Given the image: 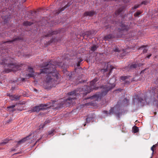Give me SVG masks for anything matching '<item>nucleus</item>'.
<instances>
[{
  "mask_svg": "<svg viewBox=\"0 0 158 158\" xmlns=\"http://www.w3.org/2000/svg\"><path fill=\"white\" fill-rule=\"evenodd\" d=\"M44 68L40 70V73H46L43 84L44 88L50 89L52 87L55 86L59 83L58 80L60 75L56 69V64L51 60L46 62L44 64Z\"/></svg>",
  "mask_w": 158,
  "mask_h": 158,
  "instance_id": "obj_1",
  "label": "nucleus"
},
{
  "mask_svg": "<svg viewBox=\"0 0 158 158\" xmlns=\"http://www.w3.org/2000/svg\"><path fill=\"white\" fill-rule=\"evenodd\" d=\"M68 94L69 96L68 98L66 99H61L60 101L58 102L59 103H58L56 101L53 102V103L54 104L53 106L55 107V109H58L61 107L69 106L72 104L73 100L76 99V91L74 90L70 92H69Z\"/></svg>",
  "mask_w": 158,
  "mask_h": 158,
  "instance_id": "obj_2",
  "label": "nucleus"
},
{
  "mask_svg": "<svg viewBox=\"0 0 158 158\" xmlns=\"http://www.w3.org/2000/svg\"><path fill=\"white\" fill-rule=\"evenodd\" d=\"M114 87L115 85L113 84H108L105 86H102L100 88L102 89L101 93H97L89 98L91 99H95L96 101L100 100L102 97L107 94L108 91L112 89Z\"/></svg>",
  "mask_w": 158,
  "mask_h": 158,
  "instance_id": "obj_3",
  "label": "nucleus"
},
{
  "mask_svg": "<svg viewBox=\"0 0 158 158\" xmlns=\"http://www.w3.org/2000/svg\"><path fill=\"white\" fill-rule=\"evenodd\" d=\"M47 123V121H45L44 124L43 125H40L39 127V129L37 130L36 131L33 132L32 133H31L29 135H31L30 136H32L33 137L32 139L33 140H36L37 138H39L36 141V142L35 143V145L40 140L42 137V136L40 135H39L40 134V131L41 130H42L43 129L44 125Z\"/></svg>",
  "mask_w": 158,
  "mask_h": 158,
  "instance_id": "obj_4",
  "label": "nucleus"
},
{
  "mask_svg": "<svg viewBox=\"0 0 158 158\" xmlns=\"http://www.w3.org/2000/svg\"><path fill=\"white\" fill-rule=\"evenodd\" d=\"M51 106H49L48 104H40L38 106H36L33 107L29 111L31 112H38L41 110H47L50 108Z\"/></svg>",
  "mask_w": 158,
  "mask_h": 158,
  "instance_id": "obj_5",
  "label": "nucleus"
},
{
  "mask_svg": "<svg viewBox=\"0 0 158 158\" xmlns=\"http://www.w3.org/2000/svg\"><path fill=\"white\" fill-rule=\"evenodd\" d=\"M98 81L97 78H95L93 81H91L90 83V86H86L85 87V88L88 89L87 90H86L85 92V95L89 93L93 89H98V87H96L94 85L95 83Z\"/></svg>",
  "mask_w": 158,
  "mask_h": 158,
  "instance_id": "obj_6",
  "label": "nucleus"
},
{
  "mask_svg": "<svg viewBox=\"0 0 158 158\" xmlns=\"http://www.w3.org/2000/svg\"><path fill=\"white\" fill-rule=\"evenodd\" d=\"M8 69H5V73H9L11 71H15L20 69L19 67L16 64L13 63L8 64H7Z\"/></svg>",
  "mask_w": 158,
  "mask_h": 158,
  "instance_id": "obj_7",
  "label": "nucleus"
},
{
  "mask_svg": "<svg viewBox=\"0 0 158 158\" xmlns=\"http://www.w3.org/2000/svg\"><path fill=\"white\" fill-rule=\"evenodd\" d=\"M114 107H112L111 108L109 112L107 110H105L103 111V113L106 114V116H108L113 114H115L118 118H119L120 116L121 115L122 113L119 111L118 110L115 111L114 112Z\"/></svg>",
  "mask_w": 158,
  "mask_h": 158,
  "instance_id": "obj_8",
  "label": "nucleus"
},
{
  "mask_svg": "<svg viewBox=\"0 0 158 158\" xmlns=\"http://www.w3.org/2000/svg\"><path fill=\"white\" fill-rule=\"evenodd\" d=\"M130 77L128 76H122L120 77L121 79L124 81L125 84H128L133 81H135V78H133L132 79L129 78Z\"/></svg>",
  "mask_w": 158,
  "mask_h": 158,
  "instance_id": "obj_9",
  "label": "nucleus"
},
{
  "mask_svg": "<svg viewBox=\"0 0 158 158\" xmlns=\"http://www.w3.org/2000/svg\"><path fill=\"white\" fill-rule=\"evenodd\" d=\"M106 68L102 70H103V72L105 73L109 71V74L110 75L112 70L113 69V67L111 66L109 63L106 64Z\"/></svg>",
  "mask_w": 158,
  "mask_h": 158,
  "instance_id": "obj_10",
  "label": "nucleus"
},
{
  "mask_svg": "<svg viewBox=\"0 0 158 158\" xmlns=\"http://www.w3.org/2000/svg\"><path fill=\"white\" fill-rule=\"evenodd\" d=\"M28 71L30 73L26 75V76L27 77H28L29 78L34 77V72L32 68L31 67H28Z\"/></svg>",
  "mask_w": 158,
  "mask_h": 158,
  "instance_id": "obj_11",
  "label": "nucleus"
},
{
  "mask_svg": "<svg viewBox=\"0 0 158 158\" xmlns=\"http://www.w3.org/2000/svg\"><path fill=\"white\" fill-rule=\"evenodd\" d=\"M96 14L95 11L94 10H91L90 11H87L85 12L83 14V16H89L91 17L94 16V15Z\"/></svg>",
  "mask_w": 158,
  "mask_h": 158,
  "instance_id": "obj_12",
  "label": "nucleus"
},
{
  "mask_svg": "<svg viewBox=\"0 0 158 158\" xmlns=\"http://www.w3.org/2000/svg\"><path fill=\"white\" fill-rule=\"evenodd\" d=\"M31 135H29L27 136L26 137L22 139L19 140V141L18 142L17 144L16 145V146L17 147L18 146V145L20 144L21 143H24L27 140H28L29 139H30L31 138H30V136Z\"/></svg>",
  "mask_w": 158,
  "mask_h": 158,
  "instance_id": "obj_13",
  "label": "nucleus"
},
{
  "mask_svg": "<svg viewBox=\"0 0 158 158\" xmlns=\"http://www.w3.org/2000/svg\"><path fill=\"white\" fill-rule=\"evenodd\" d=\"M125 8V7L124 6H123L120 7L118 10L115 11V15H119L124 10Z\"/></svg>",
  "mask_w": 158,
  "mask_h": 158,
  "instance_id": "obj_14",
  "label": "nucleus"
},
{
  "mask_svg": "<svg viewBox=\"0 0 158 158\" xmlns=\"http://www.w3.org/2000/svg\"><path fill=\"white\" fill-rule=\"evenodd\" d=\"M20 96L19 95H12V96H10V99L11 100L17 101L19 100V99Z\"/></svg>",
  "mask_w": 158,
  "mask_h": 158,
  "instance_id": "obj_15",
  "label": "nucleus"
},
{
  "mask_svg": "<svg viewBox=\"0 0 158 158\" xmlns=\"http://www.w3.org/2000/svg\"><path fill=\"white\" fill-rule=\"evenodd\" d=\"M114 37V36L111 34H110L104 36V39L105 40H109Z\"/></svg>",
  "mask_w": 158,
  "mask_h": 158,
  "instance_id": "obj_16",
  "label": "nucleus"
},
{
  "mask_svg": "<svg viewBox=\"0 0 158 158\" xmlns=\"http://www.w3.org/2000/svg\"><path fill=\"white\" fill-rule=\"evenodd\" d=\"M57 33H58V32L56 31H51V32H49V33L47 35H45V36L46 37H48L49 36H51L52 35H53L54 34H57Z\"/></svg>",
  "mask_w": 158,
  "mask_h": 158,
  "instance_id": "obj_17",
  "label": "nucleus"
},
{
  "mask_svg": "<svg viewBox=\"0 0 158 158\" xmlns=\"http://www.w3.org/2000/svg\"><path fill=\"white\" fill-rule=\"evenodd\" d=\"M121 29L123 30L128 31L129 29V27L127 25L123 23L121 24Z\"/></svg>",
  "mask_w": 158,
  "mask_h": 158,
  "instance_id": "obj_18",
  "label": "nucleus"
},
{
  "mask_svg": "<svg viewBox=\"0 0 158 158\" xmlns=\"http://www.w3.org/2000/svg\"><path fill=\"white\" fill-rule=\"evenodd\" d=\"M10 139L8 138L6 139H4L2 142L0 143V145H3L7 143Z\"/></svg>",
  "mask_w": 158,
  "mask_h": 158,
  "instance_id": "obj_19",
  "label": "nucleus"
},
{
  "mask_svg": "<svg viewBox=\"0 0 158 158\" xmlns=\"http://www.w3.org/2000/svg\"><path fill=\"white\" fill-rule=\"evenodd\" d=\"M16 104H14L11 106H8L7 108V109H8V110H9V109H11V110L12 112H13L15 110L14 109V108L16 106Z\"/></svg>",
  "mask_w": 158,
  "mask_h": 158,
  "instance_id": "obj_20",
  "label": "nucleus"
},
{
  "mask_svg": "<svg viewBox=\"0 0 158 158\" xmlns=\"http://www.w3.org/2000/svg\"><path fill=\"white\" fill-rule=\"evenodd\" d=\"M70 5V4L69 3H68V4L66 5L65 6H64L62 8H60L58 12V13H59L61 12L64 10V9L67 8V7L69 6Z\"/></svg>",
  "mask_w": 158,
  "mask_h": 158,
  "instance_id": "obj_21",
  "label": "nucleus"
},
{
  "mask_svg": "<svg viewBox=\"0 0 158 158\" xmlns=\"http://www.w3.org/2000/svg\"><path fill=\"white\" fill-rule=\"evenodd\" d=\"M132 130L134 133H136L139 131V128L136 126H135L132 127Z\"/></svg>",
  "mask_w": 158,
  "mask_h": 158,
  "instance_id": "obj_22",
  "label": "nucleus"
},
{
  "mask_svg": "<svg viewBox=\"0 0 158 158\" xmlns=\"http://www.w3.org/2000/svg\"><path fill=\"white\" fill-rule=\"evenodd\" d=\"M142 48H144L143 50V53H145L147 52L148 49L146 47V46H142L141 47L139 48V50L141 49Z\"/></svg>",
  "mask_w": 158,
  "mask_h": 158,
  "instance_id": "obj_23",
  "label": "nucleus"
},
{
  "mask_svg": "<svg viewBox=\"0 0 158 158\" xmlns=\"http://www.w3.org/2000/svg\"><path fill=\"white\" fill-rule=\"evenodd\" d=\"M98 48V46H97L96 45H93L91 48V51H92V52H94Z\"/></svg>",
  "mask_w": 158,
  "mask_h": 158,
  "instance_id": "obj_24",
  "label": "nucleus"
},
{
  "mask_svg": "<svg viewBox=\"0 0 158 158\" xmlns=\"http://www.w3.org/2000/svg\"><path fill=\"white\" fill-rule=\"evenodd\" d=\"M33 23L32 22H29V21H26L24 22L23 24L24 26H30Z\"/></svg>",
  "mask_w": 158,
  "mask_h": 158,
  "instance_id": "obj_25",
  "label": "nucleus"
},
{
  "mask_svg": "<svg viewBox=\"0 0 158 158\" xmlns=\"http://www.w3.org/2000/svg\"><path fill=\"white\" fill-rule=\"evenodd\" d=\"M158 146L157 144H156L153 145V146L151 148V150L152 151V154L154 153V150L155 149V148Z\"/></svg>",
  "mask_w": 158,
  "mask_h": 158,
  "instance_id": "obj_26",
  "label": "nucleus"
},
{
  "mask_svg": "<svg viewBox=\"0 0 158 158\" xmlns=\"http://www.w3.org/2000/svg\"><path fill=\"white\" fill-rule=\"evenodd\" d=\"M137 66V65L136 64H132L130 66V69H135L136 68V67Z\"/></svg>",
  "mask_w": 158,
  "mask_h": 158,
  "instance_id": "obj_27",
  "label": "nucleus"
},
{
  "mask_svg": "<svg viewBox=\"0 0 158 158\" xmlns=\"http://www.w3.org/2000/svg\"><path fill=\"white\" fill-rule=\"evenodd\" d=\"M92 34V32L91 31H87L85 33V35H86L87 36H89L90 35Z\"/></svg>",
  "mask_w": 158,
  "mask_h": 158,
  "instance_id": "obj_28",
  "label": "nucleus"
},
{
  "mask_svg": "<svg viewBox=\"0 0 158 158\" xmlns=\"http://www.w3.org/2000/svg\"><path fill=\"white\" fill-rule=\"evenodd\" d=\"M142 13V12L140 11H137L134 14V16L135 17L138 16L139 15L141 14Z\"/></svg>",
  "mask_w": 158,
  "mask_h": 158,
  "instance_id": "obj_29",
  "label": "nucleus"
},
{
  "mask_svg": "<svg viewBox=\"0 0 158 158\" xmlns=\"http://www.w3.org/2000/svg\"><path fill=\"white\" fill-rule=\"evenodd\" d=\"M92 119V118L90 117H88L86 118V122L87 123H89L91 120Z\"/></svg>",
  "mask_w": 158,
  "mask_h": 158,
  "instance_id": "obj_30",
  "label": "nucleus"
},
{
  "mask_svg": "<svg viewBox=\"0 0 158 158\" xmlns=\"http://www.w3.org/2000/svg\"><path fill=\"white\" fill-rule=\"evenodd\" d=\"M83 60L81 58L79 59V60L78 61L77 63V66L79 67L80 66V63H81V62H82V61Z\"/></svg>",
  "mask_w": 158,
  "mask_h": 158,
  "instance_id": "obj_31",
  "label": "nucleus"
},
{
  "mask_svg": "<svg viewBox=\"0 0 158 158\" xmlns=\"http://www.w3.org/2000/svg\"><path fill=\"white\" fill-rule=\"evenodd\" d=\"M148 3V2L147 1L145 0V1H143L142 2L141 4V5L144 4V5H147Z\"/></svg>",
  "mask_w": 158,
  "mask_h": 158,
  "instance_id": "obj_32",
  "label": "nucleus"
},
{
  "mask_svg": "<svg viewBox=\"0 0 158 158\" xmlns=\"http://www.w3.org/2000/svg\"><path fill=\"white\" fill-rule=\"evenodd\" d=\"M138 101L140 102V103H143V100L141 98H138Z\"/></svg>",
  "mask_w": 158,
  "mask_h": 158,
  "instance_id": "obj_33",
  "label": "nucleus"
},
{
  "mask_svg": "<svg viewBox=\"0 0 158 158\" xmlns=\"http://www.w3.org/2000/svg\"><path fill=\"white\" fill-rule=\"evenodd\" d=\"M55 131L54 129L52 130L51 131H49L48 132V134L49 135H52V134L54 133Z\"/></svg>",
  "mask_w": 158,
  "mask_h": 158,
  "instance_id": "obj_34",
  "label": "nucleus"
},
{
  "mask_svg": "<svg viewBox=\"0 0 158 158\" xmlns=\"http://www.w3.org/2000/svg\"><path fill=\"white\" fill-rule=\"evenodd\" d=\"M113 50L115 52H118L119 51V49L117 47H115Z\"/></svg>",
  "mask_w": 158,
  "mask_h": 158,
  "instance_id": "obj_35",
  "label": "nucleus"
},
{
  "mask_svg": "<svg viewBox=\"0 0 158 158\" xmlns=\"http://www.w3.org/2000/svg\"><path fill=\"white\" fill-rule=\"evenodd\" d=\"M140 6V5H135L133 8V9H135L136 8H138L139 6Z\"/></svg>",
  "mask_w": 158,
  "mask_h": 158,
  "instance_id": "obj_36",
  "label": "nucleus"
},
{
  "mask_svg": "<svg viewBox=\"0 0 158 158\" xmlns=\"http://www.w3.org/2000/svg\"><path fill=\"white\" fill-rule=\"evenodd\" d=\"M6 60L5 59V60H3V61L2 63V64H7V63L6 62Z\"/></svg>",
  "mask_w": 158,
  "mask_h": 158,
  "instance_id": "obj_37",
  "label": "nucleus"
},
{
  "mask_svg": "<svg viewBox=\"0 0 158 158\" xmlns=\"http://www.w3.org/2000/svg\"><path fill=\"white\" fill-rule=\"evenodd\" d=\"M18 39V38H15L14 40H12L10 41L9 42L11 43H12V42H13V41H14L16 40H17Z\"/></svg>",
  "mask_w": 158,
  "mask_h": 158,
  "instance_id": "obj_38",
  "label": "nucleus"
},
{
  "mask_svg": "<svg viewBox=\"0 0 158 158\" xmlns=\"http://www.w3.org/2000/svg\"><path fill=\"white\" fill-rule=\"evenodd\" d=\"M151 55H152L151 54H150L148 55L147 56V58H149L151 56Z\"/></svg>",
  "mask_w": 158,
  "mask_h": 158,
  "instance_id": "obj_39",
  "label": "nucleus"
},
{
  "mask_svg": "<svg viewBox=\"0 0 158 158\" xmlns=\"http://www.w3.org/2000/svg\"><path fill=\"white\" fill-rule=\"evenodd\" d=\"M15 148H13L11 150V151L10 152H12V151H15Z\"/></svg>",
  "mask_w": 158,
  "mask_h": 158,
  "instance_id": "obj_40",
  "label": "nucleus"
},
{
  "mask_svg": "<svg viewBox=\"0 0 158 158\" xmlns=\"http://www.w3.org/2000/svg\"><path fill=\"white\" fill-rule=\"evenodd\" d=\"M7 96H8L10 98V96H12V95H11L10 94H7Z\"/></svg>",
  "mask_w": 158,
  "mask_h": 158,
  "instance_id": "obj_41",
  "label": "nucleus"
},
{
  "mask_svg": "<svg viewBox=\"0 0 158 158\" xmlns=\"http://www.w3.org/2000/svg\"><path fill=\"white\" fill-rule=\"evenodd\" d=\"M125 53L123 52V54L121 55V56H124L125 55Z\"/></svg>",
  "mask_w": 158,
  "mask_h": 158,
  "instance_id": "obj_42",
  "label": "nucleus"
},
{
  "mask_svg": "<svg viewBox=\"0 0 158 158\" xmlns=\"http://www.w3.org/2000/svg\"><path fill=\"white\" fill-rule=\"evenodd\" d=\"M25 78H22V81H25Z\"/></svg>",
  "mask_w": 158,
  "mask_h": 158,
  "instance_id": "obj_43",
  "label": "nucleus"
},
{
  "mask_svg": "<svg viewBox=\"0 0 158 158\" xmlns=\"http://www.w3.org/2000/svg\"><path fill=\"white\" fill-rule=\"evenodd\" d=\"M155 114H156V112H155Z\"/></svg>",
  "mask_w": 158,
  "mask_h": 158,
  "instance_id": "obj_44",
  "label": "nucleus"
},
{
  "mask_svg": "<svg viewBox=\"0 0 158 158\" xmlns=\"http://www.w3.org/2000/svg\"><path fill=\"white\" fill-rule=\"evenodd\" d=\"M85 124H84V126H85Z\"/></svg>",
  "mask_w": 158,
  "mask_h": 158,
  "instance_id": "obj_45",
  "label": "nucleus"
},
{
  "mask_svg": "<svg viewBox=\"0 0 158 158\" xmlns=\"http://www.w3.org/2000/svg\"><path fill=\"white\" fill-rule=\"evenodd\" d=\"M157 98H158V96H157Z\"/></svg>",
  "mask_w": 158,
  "mask_h": 158,
  "instance_id": "obj_46",
  "label": "nucleus"
},
{
  "mask_svg": "<svg viewBox=\"0 0 158 158\" xmlns=\"http://www.w3.org/2000/svg\"><path fill=\"white\" fill-rule=\"evenodd\" d=\"M152 158V157H151L150 158Z\"/></svg>",
  "mask_w": 158,
  "mask_h": 158,
  "instance_id": "obj_47",
  "label": "nucleus"
}]
</instances>
